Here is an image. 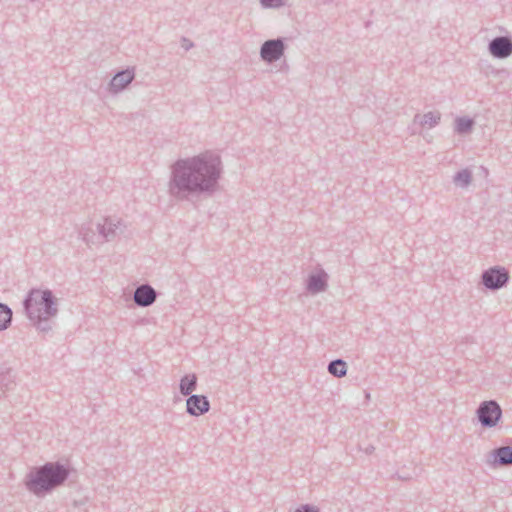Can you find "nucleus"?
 Masks as SVG:
<instances>
[{"label": "nucleus", "mask_w": 512, "mask_h": 512, "mask_svg": "<svg viewBox=\"0 0 512 512\" xmlns=\"http://www.w3.org/2000/svg\"><path fill=\"white\" fill-rule=\"evenodd\" d=\"M223 173L221 157L212 151L178 159L171 166L168 193L177 200L190 196H212Z\"/></svg>", "instance_id": "obj_1"}, {"label": "nucleus", "mask_w": 512, "mask_h": 512, "mask_svg": "<svg viewBox=\"0 0 512 512\" xmlns=\"http://www.w3.org/2000/svg\"><path fill=\"white\" fill-rule=\"evenodd\" d=\"M71 474V468L59 461L46 462L33 467L25 478L26 489L42 497L63 486Z\"/></svg>", "instance_id": "obj_2"}, {"label": "nucleus", "mask_w": 512, "mask_h": 512, "mask_svg": "<svg viewBox=\"0 0 512 512\" xmlns=\"http://www.w3.org/2000/svg\"><path fill=\"white\" fill-rule=\"evenodd\" d=\"M23 309L28 318H38L42 313L55 316L58 312L56 298L48 289H31L23 300Z\"/></svg>", "instance_id": "obj_3"}, {"label": "nucleus", "mask_w": 512, "mask_h": 512, "mask_svg": "<svg viewBox=\"0 0 512 512\" xmlns=\"http://www.w3.org/2000/svg\"><path fill=\"white\" fill-rule=\"evenodd\" d=\"M476 415L483 428L495 427L502 418V408L496 400H487L479 404Z\"/></svg>", "instance_id": "obj_4"}, {"label": "nucleus", "mask_w": 512, "mask_h": 512, "mask_svg": "<svg viewBox=\"0 0 512 512\" xmlns=\"http://www.w3.org/2000/svg\"><path fill=\"white\" fill-rule=\"evenodd\" d=\"M480 283L490 291H497L505 287L509 280V271L502 266H493L484 270L481 274Z\"/></svg>", "instance_id": "obj_5"}, {"label": "nucleus", "mask_w": 512, "mask_h": 512, "mask_svg": "<svg viewBox=\"0 0 512 512\" xmlns=\"http://www.w3.org/2000/svg\"><path fill=\"white\" fill-rule=\"evenodd\" d=\"M285 43L282 38L269 39L260 48V57L267 63L278 61L285 53Z\"/></svg>", "instance_id": "obj_6"}, {"label": "nucleus", "mask_w": 512, "mask_h": 512, "mask_svg": "<svg viewBox=\"0 0 512 512\" xmlns=\"http://www.w3.org/2000/svg\"><path fill=\"white\" fill-rule=\"evenodd\" d=\"M488 51L496 59H505L512 55V39L509 36H497L489 42Z\"/></svg>", "instance_id": "obj_7"}, {"label": "nucleus", "mask_w": 512, "mask_h": 512, "mask_svg": "<svg viewBox=\"0 0 512 512\" xmlns=\"http://www.w3.org/2000/svg\"><path fill=\"white\" fill-rule=\"evenodd\" d=\"M487 464L491 468L512 466V446L494 448L489 453Z\"/></svg>", "instance_id": "obj_8"}, {"label": "nucleus", "mask_w": 512, "mask_h": 512, "mask_svg": "<svg viewBox=\"0 0 512 512\" xmlns=\"http://www.w3.org/2000/svg\"><path fill=\"white\" fill-rule=\"evenodd\" d=\"M157 291L149 284H141L136 287L133 294V301L138 307H149L157 299Z\"/></svg>", "instance_id": "obj_9"}, {"label": "nucleus", "mask_w": 512, "mask_h": 512, "mask_svg": "<svg viewBox=\"0 0 512 512\" xmlns=\"http://www.w3.org/2000/svg\"><path fill=\"white\" fill-rule=\"evenodd\" d=\"M210 410V402L205 395H190L186 399V412L191 416H201Z\"/></svg>", "instance_id": "obj_10"}, {"label": "nucleus", "mask_w": 512, "mask_h": 512, "mask_svg": "<svg viewBox=\"0 0 512 512\" xmlns=\"http://www.w3.org/2000/svg\"><path fill=\"white\" fill-rule=\"evenodd\" d=\"M135 77L134 69L127 68L125 70L118 71L111 79L109 83V91L112 93H118L124 90Z\"/></svg>", "instance_id": "obj_11"}, {"label": "nucleus", "mask_w": 512, "mask_h": 512, "mask_svg": "<svg viewBox=\"0 0 512 512\" xmlns=\"http://www.w3.org/2000/svg\"><path fill=\"white\" fill-rule=\"evenodd\" d=\"M328 287V274L320 269L315 274H310L307 279V290L312 294L323 292Z\"/></svg>", "instance_id": "obj_12"}, {"label": "nucleus", "mask_w": 512, "mask_h": 512, "mask_svg": "<svg viewBox=\"0 0 512 512\" xmlns=\"http://www.w3.org/2000/svg\"><path fill=\"white\" fill-rule=\"evenodd\" d=\"M119 225L120 221H115L111 218H105L102 224L99 223L97 225V230L106 241H111L116 237Z\"/></svg>", "instance_id": "obj_13"}, {"label": "nucleus", "mask_w": 512, "mask_h": 512, "mask_svg": "<svg viewBox=\"0 0 512 512\" xmlns=\"http://www.w3.org/2000/svg\"><path fill=\"white\" fill-rule=\"evenodd\" d=\"M441 113L438 111H429L424 115L416 114L414 123H419L422 127L433 128L439 124Z\"/></svg>", "instance_id": "obj_14"}, {"label": "nucleus", "mask_w": 512, "mask_h": 512, "mask_svg": "<svg viewBox=\"0 0 512 512\" xmlns=\"http://www.w3.org/2000/svg\"><path fill=\"white\" fill-rule=\"evenodd\" d=\"M197 388L196 374H186L180 379L179 391L183 396L193 395L192 392Z\"/></svg>", "instance_id": "obj_15"}, {"label": "nucleus", "mask_w": 512, "mask_h": 512, "mask_svg": "<svg viewBox=\"0 0 512 512\" xmlns=\"http://www.w3.org/2000/svg\"><path fill=\"white\" fill-rule=\"evenodd\" d=\"M327 370L334 377L342 378L347 373V364L343 359H334L329 362Z\"/></svg>", "instance_id": "obj_16"}, {"label": "nucleus", "mask_w": 512, "mask_h": 512, "mask_svg": "<svg viewBox=\"0 0 512 512\" xmlns=\"http://www.w3.org/2000/svg\"><path fill=\"white\" fill-rule=\"evenodd\" d=\"M14 385V376L12 375L11 369H6L0 372V396H4L5 393L12 389Z\"/></svg>", "instance_id": "obj_17"}, {"label": "nucleus", "mask_w": 512, "mask_h": 512, "mask_svg": "<svg viewBox=\"0 0 512 512\" xmlns=\"http://www.w3.org/2000/svg\"><path fill=\"white\" fill-rule=\"evenodd\" d=\"M474 124L475 122L472 118L458 117L455 120V131L458 134H467L473 129Z\"/></svg>", "instance_id": "obj_18"}, {"label": "nucleus", "mask_w": 512, "mask_h": 512, "mask_svg": "<svg viewBox=\"0 0 512 512\" xmlns=\"http://www.w3.org/2000/svg\"><path fill=\"white\" fill-rule=\"evenodd\" d=\"M12 310L4 303H0V331L6 330L12 321Z\"/></svg>", "instance_id": "obj_19"}, {"label": "nucleus", "mask_w": 512, "mask_h": 512, "mask_svg": "<svg viewBox=\"0 0 512 512\" xmlns=\"http://www.w3.org/2000/svg\"><path fill=\"white\" fill-rule=\"evenodd\" d=\"M472 181V173L468 169H462L453 176V182L456 186L465 188Z\"/></svg>", "instance_id": "obj_20"}, {"label": "nucleus", "mask_w": 512, "mask_h": 512, "mask_svg": "<svg viewBox=\"0 0 512 512\" xmlns=\"http://www.w3.org/2000/svg\"><path fill=\"white\" fill-rule=\"evenodd\" d=\"M50 317L51 316H46L42 313L38 316V318H29V320L32 321L36 328L41 332H48L52 328L49 322Z\"/></svg>", "instance_id": "obj_21"}, {"label": "nucleus", "mask_w": 512, "mask_h": 512, "mask_svg": "<svg viewBox=\"0 0 512 512\" xmlns=\"http://www.w3.org/2000/svg\"><path fill=\"white\" fill-rule=\"evenodd\" d=\"M260 3L265 8H276L282 5V0H260Z\"/></svg>", "instance_id": "obj_22"}, {"label": "nucleus", "mask_w": 512, "mask_h": 512, "mask_svg": "<svg viewBox=\"0 0 512 512\" xmlns=\"http://www.w3.org/2000/svg\"><path fill=\"white\" fill-rule=\"evenodd\" d=\"M319 508L311 504H303L298 507L294 512H319Z\"/></svg>", "instance_id": "obj_23"}, {"label": "nucleus", "mask_w": 512, "mask_h": 512, "mask_svg": "<svg viewBox=\"0 0 512 512\" xmlns=\"http://www.w3.org/2000/svg\"><path fill=\"white\" fill-rule=\"evenodd\" d=\"M181 43H182V45H181V46H182L186 51L190 50V49L194 46L193 42H192V41H190L189 39L185 38V37H183V38H182Z\"/></svg>", "instance_id": "obj_24"}, {"label": "nucleus", "mask_w": 512, "mask_h": 512, "mask_svg": "<svg viewBox=\"0 0 512 512\" xmlns=\"http://www.w3.org/2000/svg\"><path fill=\"white\" fill-rule=\"evenodd\" d=\"M80 235L82 236L83 241H85L87 244L90 242V239L88 237V232L84 231V228L80 230Z\"/></svg>", "instance_id": "obj_25"}, {"label": "nucleus", "mask_w": 512, "mask_h": 512, "mask_svg": "<svg viewBox=\"0 0 512 512\" xmlns=\"http://www.w3.org/2000/svg\"><path fill=\"white\" fill-rule=\"evenodd\" d=\"M375 450L374 446L369 445L365 448L366 454H371Z\"/></svg>", "instance_id": "obj_26"}]
</instances>
